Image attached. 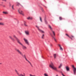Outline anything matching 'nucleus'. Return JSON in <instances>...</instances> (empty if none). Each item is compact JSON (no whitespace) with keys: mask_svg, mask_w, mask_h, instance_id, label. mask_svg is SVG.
Wrapping results in <instances>:
<instances>
[{"mask_svg":"<svg viewBox=\"0 0 76 76\" xmlns=\"http://www.w3.org/2000/svg\"><path fill=\"white\" fill-rule=\"evenodd\" d=\"M18 11L20 13V14L21 15H22L23 16H24V14H23V12L22 10H20V9H19V10H18Z\"/></svg>","mask_w":76,"mask_h":76,"instance_id":"5","label":"nucleus"},{"mask_svg":"<svg viewBox=\"0 0 76 76\" xmlns=\"http://www.w3.org/2000/svg\"><path fill=\"white\" fill-rule=\"evenodd\" d=\"M59 19L60 20H62V18L61 17H59Z\"/></svg>","mask_w":76,"mask_h":76,"instance_id":"24","label":"nucleus"},{"mask_svg":"<svg viewBox=\"0 0 76 76\" xmlns=\"http://www.w3.org/2000/svg\"><path fill=\"white\" fill-rule=\"evenodd\" d=\"M56 76H58V75H56Z\"/></svg>","mask_w":76,"mask_h":76,"instance_id":"38","label":"nucleus"},{"mask_svg":"<svg viewBox=\"0 0 76 76\" xmlns=\"http://www.w3.org/2000/svg\"><path fill=\"white\" fill-rule=\"evenodd\" d=\"M9 37H10V38L11 39H12V40H13V41H14V39H13V38H12V37H11V36H9Z\"/></svg>","mask_w":76,"mask_h":76,"instance_id":"15","label":"nucleus"},{"mask_svg":"<svg viewBox=\"0 0 76 76\" xmlns=\"http://www.w3.org/2000/svg\"><path fill=\"white\" fill-rule=\"evenodd\" d=\"M44 34H43L42 36V38L44 39Z\"/></svg>","mask_w":76,"mask_h":76,"instance_id":"16","label":"nucleus"},{"mask_svg":"<svg viewBox=\"0 0 76 76\" xmlns=\"http://www.w3.org/2000/svg\"><path fill=\"white\" fill-rule=\"evenodd\" d=\"M3 1H6V0H3Z\"/></svg>","mask_w":76,"mask_h":76,"instance_id":"33","label":"nucleus"},{"mask_svg":"<svg viewBox=\"0 0 76 76\" xmlns=\"http://www.w3.org/2000/svg\"><path fill=\"white\" fill-rule=\"evenodd\" d=\"M45 24H47V21L46 20H45Z\"/></svg>","mask_w":76,"mask_h":76,"instance_id":"26","label":"nucleus"},{"mask_svg":"<svg viewBox=\"0 0 76 76\" xmlns=\"http://www.w3.org/2000/svg\"><path fill=\"white\" fill-rule=\"evenodd\" d=\"M0 5H1V4Z\"/></svg>","mask_w":76,"mask_h":76,"instance_id":"42","label":"nucleus"},{"mask_svg":"<svg viewBox=\"0 0 76 76\" xmlns=\"http://www.w3.org/2000/svg\"><path fill=\"white\" fill-rule=\"evenodd\" d=\"M58 47H59L60 48V50H61V51H63V48H61V45H60L58 44Z\"/></svg>","mask_w":76,"mask_h":76,"instance_id":"8","label":"nucleus"},{"mask_svg":"<svg viewBox=\"0 0 76 76\" xmlns=\"http://www.w3.org/2000/svg\"><path fill=\"white\" fill-rule=\"evenodd\" d=\"M30 65L31 66V67H33V66H32V64H31Z\"/></svg>","mask_w":76,"mask_h":76,"instance_id":"32","label":"nucleus"},{"mask_svg":"<svg viewBox=\"0 0 76 76\" xmlns=\"http://www.w3.org/2000/svg\"><path fill=\"white\" fill-rule=\"evenodd\" d=\"M18 33H19V34H20V35H22V33L20 32L19 31L18 32Z\"/></svg>","mask_w":76,"mask_h":76,"instance_id":"27","label":"nucleus"},{"mask_svg":"<svg viewBox=\"0 0 76 76\" xmlns=\"http://www.w3.org/2000/svg\"><path fill=\"white\" fill-rule=\"evenodd\" d=\"M24 25L25 26H27V25H26V24H25V23H26V22H24Z\"/></svg>","mask_w":76,"mask_h":76,"instance_id":"25","label":"nucleus"},{"mask_svg":"<svg viewBox=\"0 0 76 76\" xmlns=\"http://www.w3.org/2000/svg\"><path fill=\"white\" fill-rule=\"evenodd\" d=\"M12 8L13 10H14V8H13V7H12Z\"/></svg>","mask_w":76,"mask_h":76,"instance_id":"34","label":"nucleus"},{"mask_svg":"<svg viewBox=\"0 0 76 76\" xmlns=\"http://www.w3.org/2000/svg\"><path fill=\"white\" fill-rule=\"evenodd\" d=\"M13 6H14V5H13L12 6V7H13Z\"/></svg>","mask_w":76,"mask_h":76,"instance_id":"35","label":"nucleus"},{"mask_svg":"<svg viewBox=\"0 0 76 76\" xmlns=\"http://www.w3.org/2000/svg\"><path fill=\"white\" fill-rule=\"evenodd\" d=\"M66 36H67L68 37H69V38H71L72 39V38H71L70 37H69V35H68V34H66Z\"/></svg>","mask_w":76,"mask_h":76,"instance_id":"17","label":"nucleus"},{"mask_svg":"<svg viewBox=\"0 0 76 76\" xmlns=\"http://www.w3.org/2000/svg\"><path fill=\"white\" fill-rule=\"evenodd\" d=\"M3 7H5V6L3 5Z\"/></svg>","mask_w":76,"mask_h":76,"instance_id":"36","label":"nucleus"},{"mask_svg":"<svg viewBox=\"0 0 76 76\" xmlns=\"http://www.w3.org/2000/svg\"><path fill=\"white\" fill-rule=\"evenodd\" d=\"M39 18H40V20L41 21V22H42V19H41V17H40Z\"/></svg>","mask_w":76,"mask_h":76,"instance_id":"19","label":"nucleus"},{"mask_svg":"<svg viewBox=\"0 0 76 76\" xmlns=\"http://www.w3.org/2000/svg\"><path fill=\"white\" fill-rule=\"evenodd\" d=\"M1 63H0V64H1Z\"/></svg>","mask_w":76,"mask_h":76,"instance_id":"39","label":"nucleus"},{"mask_svg":"<svg viewBox=\"0 0 76 76\" xmlns=\"http://www.w3.org/2000/svg\"><path fill=\"white\" fill-rule=\"evenodd\" d=\"M13 37L14 38H15L16 39L18 42V43H19V44H20V45H21L22 46V48L23 49V50H25L26 49V47L23 45L22 43H21L20 42V40H19V39L17 38V37H16L15 36V35H14Z\"/></svg>","mask_w":76,"mask_h":76,"instance_id":"1","label":"nucleus"},{"mask_svg":"<svg viewBox=\"0 0 76 76\" xmlns=\"http://www.w3.org/2000/svg\"><path fill=\"white\" fill-rule=\"evenodd\" d=\"M0 20H2V18H0Z\"/></svg>","mask_w":76,"mask_h":76,"instance_id":"30","label":"nucleus"},{"mask_svg":"<svg viewBox=\"0 0 76 76\" xmlns=\"http://www.w3.org/2000/svg\"><path fill=\"white\" fill-rule=\"evenodd\" d=\"M26 61H28V63H29L30 64V65L31 64V62H29V61H28V60H27Z\"/></svg>","mask_w":76,"mask_h":76,"instance_id":"22","label":"nucleus"},{"mask_svg":"<svg viewBox=\"0 0 76 76\" xmlns=\"http://www.w3.org/2000/svg\"><path fill=\"white\" fill-rule=\"evenodd\" d=\"M23 39L24 41H25V43H26V44L28 45H29V42H28V40L27 39H25V38H24Z\"/></svg>","mask_w":76,"mask_h":76,"instance_id":"7","label":"nucleus"},{"mask_svg":"<svg viewBox=\"0 0 76 76\" xmlns=\"http://www.w3.org/2000/svg\"><path fill=\"white\" fill-rule=\"evenodd\" d=\"M49 66L52 69H53V70H56V72H58V70H57V68L55 67L54 65V64H53V63H51V64Z\"/></svg>","mask_w":76,"mask_h":76,"instance_id":"3","label":"nucleus"},{"mask_svg":"<svg viewBox=\"0 0 76 76\" xmlns=\"http://www.w3.org/2000/svg\"><path fill=\"white\" fill-rule=\"evenodd\" d=\"M22 6V7H23V6Z\"/></svg>","mask_w":76,"mask_h":76,"instance_id":"41","label":"nucleus"},{"mask_svg":"<svg viewBox=\"0 0 76 76\" xmlns=\"http://www.w3.org/2000/svg\"><path fill=\"white\" fill-rule=\"evenodd\" d=\"M48 26L49 27V28L50 29V30L51 31H52L53 34L54 36H52V38H53V39H54V41H55L56 42H57V40H56V39L55 38V37H54V36H55V33H54V32L53 31V29H52V28H51V27L50 25H49Z\"/></svg>","mask_w":76,"mask_h":76,"instance_id":"4","label":"nucleus"},{"mask_svg":"<svg viewBox=\"0 0 76 76\" xmlns=\"http://www.w3.org/2000/svg\"><path fill=\"white\" fill-rule=\"evenodd\" d=\"M27 19L28 20H29V19H32V18L30 17H29L28 18H27Z\"/></svg>","mask_w":76,"mask_h":76,"instance_id":"14","label":"nucleus"},{"mask_svg":"<svg viewBox=\"0 0 76 76\" xmlns=\"http://www.w3.org/2000/svg\"><path fill=\"white\" fill-rule=\"evenodd\" d=\"M0 25H2L3 26V25H4V24L3 23L0 22Z\"/></svg>","mask_w":76,"mask_h":76,"instance_id":"12","label":"nucleus"},{"mask_svg":"<svg viewBox=\"0 0 76 76\" xmlns=\"http://www.w3.org/2000/svg\"><path fill=\"white\" fill-rule=\"evenodd\" d=\"M72 67L73 68V69H74V68H75V66H74V65H72Z\"/></svg>","mask_w":76,"mask_h":76,"instance_id":"28","label":"nucleus"},{"mask_svg":"<svg viewBox=\"0 0 76 76\" xmlns=\"http://www.w3.org/2000/svg\"><path fill=\"white\" fill-rule=\"evenodd\" d=\"M51 46H52V45H51Z\"/></svg>","mask_w":76,"mask_h":76,"instance_id":"40","label":"nucleus"},{"mask_svg":"<svg viewBox=\"0 0 76 76\" xmlns=\"http://www.w3.org/2000/svg\"><path fill=\"white\" fill-rule=\"evenodd\" d=\"M61 75H62V76H65V75H64L63 73H62V74H61Z\"/></svg>","mask_w":76,"mask_h":76,"instance_id":"29","label":"nucleus"},{"mask_svg":"<svg viewBox=\"0 0 76 76\" xmlns=\"http://www.w3.org/2000/svg\"><path fill=\"white\" fill-rule=\"evenodd\" d=\"M66 69L67 70V71H69V68L67 66L66 67Z\"/></svg>","mask_w":76,"mask_h":76,"instance_id":"11","label":"nucleus"},{"mask_svg":"<svg viewBox=\"0 0 76 76\" xmlns=\"http://www.w3.org/2000/svg\"><path fill=\"white\" fill-rule=\"evenodd\" d=\"M74 75H76V68H74Z\"/></svg>","mask_w":76,"mask_h":76,"instance_id":"10","label":"nucleus"},{"mask_svg":"<svg viewBox=\"0 0 76 76\" xmlns=\"http://www.w3.org/2000/svg\"><path fill=\"white\" fill-rule=\"evenodd\" d=\"M25 34H26V35H29V31H25Z\"/></svg>","mask_w":76,"mask_h":76,"instance_id":"9","label":"nucleus"},{"mask_svg":"<svg viewBox=\"0 0 76 76\" xmlns=\"http://www.w3.org/2000/svg\"><path fill=\"white\" fill-rule=\"evenodd\" d=\"M61 66H62V65L61 64H60L59 66V68H60Z\"/></svg>","mask_w":76,"mask_h":76,"instance_id":"23","label":"nucleus"},{"mask_svg":"<svg viewBox=\"0 0 76 76\" xmlns=\"http://www.w3.org/2000/svg\"><path fill=\"white\" fill-rule=\"evenodd\" d=\"M15 50H16V51H17V52H18V53L20 54V55H21V56H22L23 57V58H25L26 61L28 60L27 59H26V56H25V55H23V54H22V52H21L18 49L16 48H15Z\"/></svg>","mask_w":76,"mask_h":76,"instance_id":"2","label":"nucleus"},{"mask_svg":"<svg viewBox=\"0 0 76 76\" xmlns=\"http://www.w3.org/2000/svg\"><path fill=\"white\" fill-rule=\"evenodd\" d=\"M36 28H38V30L40 32H41V33H44V31H42V30H41L39 28V27H38V26H36Z\"/></svg>","mask_w":76,"mask_h":76,"instance_id":"6","label":"nucleus"},{"mask_svg":"<svg viewBox=\"0 0 76 76\" xmlns=\"http://www.w3.org/2000/svg\"><path fill=\"white\" fill-rule=\"evenodd\" d=\"M72 38H73V37H74L73 36H72Z\"/></svg>","mask_w":76,"mask_h":76,"instance_id":"37","label":"nucleus"},{"mask_svg":"<svg viewBox=\"0 0 76 76\" xmlns=\"http://www.w3.org/2000/svg\"><path fill=\"white\" fill-rule=\"evenodd\" d=\"M30 65L31 66V67H33V66H32V64H31Z\"/></svg>","mask_w":76,"mask_h":76,"instance_id":"31","label":"nucleus"},{"mask_svg":"<svg viewBox=\"0 0 76 76\" xmlns=\"http://www.w3.org/2000/svg\"><path fill=\"white\" fill-rule=\"evenodd\" d=\"M54 57L55 58H56V54H54Z\"/></svg>","mask_w":76,"mask_h":76,"instance_id":"20","label":"nucleus"},{"mask_svg":"<svg viewBox=\"0 0 76 76\" xmlns=\"http://www.w3.org/2000/svg\"><path fill=\"white\" fill-rule=\"evenodd\" d=\"M3 13H4V14H8V12H3Z\"/></svg>","mask_w":76,"mask_h":76,"instance_id":"21","label":"nucleus"},{"mask_svg":"<svg viewBox=\"0 0 76 76\" xmlns=\"http://www.w3.org/2000/svg\"><path fill=\"white\" fill-rule=\"evenodd\" d=\"M44 76H48V75L47 74V73H45L44 74Z\"/></svg>","mask_w":76,"mask_h":76,"instance_id":"18","label":"nucleus"},{"mask_svg":"<svg viewBox=\"0 0 76 76\" xmlns=\"http://www.w3.org/2000/svg\"><path fill=\"white\" fill-rule=\"evenodd\" d=\"M16 4L17 5V6H19V5H20V6H21V5H20V4L18 2H17L16 3Z\"/></svg>","mask_w":76,"mask_h":76,"instance_id":"13","label":"nucleus"}]
</instances>
